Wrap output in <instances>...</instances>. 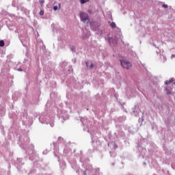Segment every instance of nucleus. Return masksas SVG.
I'll use <instances>...</instances> for the list:
<instances>
[{
  "label": "nucleus",
  "instance_id": "f257e3e1",
  "mask_svg": "<svg viewBox=\"0 0 175 175\" xmlns=\"http://www.w3.org/2000/svg\"><path fill=\"white\" fill-rule=\"evenodd\" d=\"M80 18L83 23H86L87 21H90V16H88V14L81 12L80 13Z\"/></svg>",
  "mask_w": 175,
  "mask_h": 175
},
{
  "label": "nucleus",
  "instance_id": "f03ea898",
  "mask_svg": "<svg viewBox=\"0 0 175 175\" xmlns=\"http://www.w3.org/2000/svg\"><path fill=\"white\" fill-rule=\"evenodd\" d=\"M120 64L124 69H129V68L132 66V64L129 62H126V60H120Z\"/></svg>",
  "mask_w": 175,
  "mask_h": 175
},
{
  "label": "nucleus",
  "instance_id": "7ed1b4c3",
  "mask_svg": "<svg viewBox=\"0 0 175 175\" xmlns=\"http://www.w3.org/2000/svg\"><path fill=\"white\" fill-rule=\"evenodd\" d=\"M86 66L88 68H90V69L92 68V63H90L89 62H86Z\"/></svg>",
  "mask_w": 175,
  "mask_h": 175
},
{
  "label": "nucleus",
  "instance_id": "20e7f679",
  "mask_svg": "<svg viewBox=\"0 0 175 175\" xmlns=\"http://www.w3.org/2000/svg\"><path fill=\"white\" fill-rule=\"evenodd\" d=\"M5 46V42L3 40H0V47H3Z\"/></svg>",
  "mask_w": 175,
  "mask_h": 175
},
{
  "label": "nucleus",
  "instance_id": "39448f33",
  "mask_svg": "<svg viewBox=\"0 0 175 175\" xmlns=\"http://www.w3.org/2000/svg\"><path fill=\"white\" fill-rule=\"evenodd\" d=\"M111 28H116V23L114 22H112L111 24H110Z\"/></svg>",
  "mask_w": 175,
  "mask_h": 175
},
{
  "label": "nucleus",
  "instance_id": "423d86ee",
  "mask_svg": "<svg viewBox=\"0 0 175 175\" xmlns=\"http://www.w3.org/2000/svg\"><path fill=\"white\" fill-rule=\"evenodd\" d=\"M85 2H88V0H81V3L82 4L85 3Z\"/></svg>",
  "mask_w": 175,
  "mask_h": 175
},
{
  "label": "nucleus",
  "instance_id": "0eeeda50",
  "mask_svg": "<svg viewBox=\"0 0 175 175\" xmlns=\"http://www.w3.org/2000/svg\"><path fill=\"white\" fill-rule=\"evenodd\" d=\"M91 28L92 29H93V31H96V28L94 27V26L92 25V23H91Z\"/></svg>",
  "mask_w": 175,
  "mask_h": 175
},
{
  "label": "nucleus",
  "instance_id": "6e6552de",
  "mask_svg": "<svg viewBox=\"0 0 175 175\" xmlns=\"http://www.w3.org/2000/svg\"><path fill=\"white\" fill-rule=\"evenodd\" d=\"M40 16H43V15L44 14V11L41 10V11L40 12Z\"/></svg>",
  "mask_w": 175,
  "mask_h": 175
},
{
  "label": "nucleus",
  "instance_id": "1a4fd4ad",
  "mask_svg": "<svg viewBox=\"0 0 175 175\" xmlns=\"http://www.w3.org/2000/svg\"><path fill=\"white\" fill-rule=\"evenodd\" d=\"M39 2L40 5H43V3H44V0H40Z\"/></svg>",
  "mask_w": 175,
  "mask_h": 175
},
{
  "label": "nucleus",
  "instance_id": "9d476101",
  "mask_svg": "<svg viewBox=\"0 0 175 175\" xmlns=\"http://www.w3.org/2000/svg\"><path fill=\"white\" fill-rule=\"evenodd\" d=\"M163 8H165V9H167L168 6L166 4H163Z\"/></svg>",
  "mask_w": 175,
  "mask_h": 175
},
{
  "label": "nucleus",
  "instance_id": "9b49d317",
  "mask_svg": "<svg viewBox=\"0 0 175 175\" xmlns=\"http://www.w3.org/2000/svg\"><path fill=\"white\" fill-rule=\"evenodd\" d=\"M54 10H58V7L57 5L53 7Z\"/></svg>",
  "mask_w": 175,
  "mask_h": 175
},
{
  "label": "nucleus",
  "instance_id": "f8f14e48",
  "mask_svg": "<svg viewBox=\"0 0 175 175\" xmlns=\"http://www.w3.org/2000/svg\"><path fill=\"white\" fill-rule=\"evenodd\" d=\"M175 57V55H172V58H174Z\"/></svg>",
  "mask_w": 175,
  "mask_h": 175
}]
</instances>
